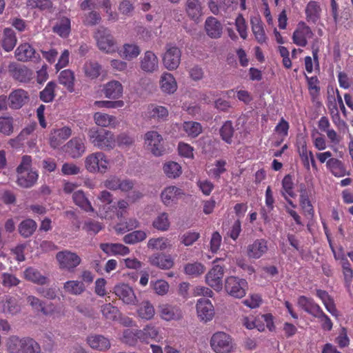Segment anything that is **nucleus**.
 Returning <instances> with one entry per match:
<instances>
[{
	"label": "nucleus",
	"instance_id": "c756f323",
	"mask_svg": "<svg viewBox=\"0 0 353 353\" xmlns=\"http://www.w3.org/2000/svg\"><path fill=\"white\" fill-rule=\"evenodd\" d=\"M17 39L15 34L11 28H5L3 31V39L2 41L3 48L9 52L12 50L15 46Z\"/></svg>",
	"mask_w": 353,
	"mask_h": 353
},
{
	"label": "nucleus",
	"instance_id": "bf43d9fd",
	"mask_svg": "<svg viewBox=\"0 0 353 353\" xmlns=\"http://www.w3.org/2000/svg\"><path fill=\"white\" fill-rule=\"evenodd\" d=\"M23 61L30 60L37 62L40 59L39 54L28 43H23Z\"/></svg>",
	"mask_w": 353,
	"mask_h": 353
},
{
	"label": "nucleus",
	"instance_id": "603ef678",
	"mask_svg": "<svg viewBox=\"0 0 353 353\" xmlns=\"http://www.w3.org/2000/svg\"><path fill=\"white\" fill-rule=\"evenodd\" d=\"M83 69L86 76L94 79L100 74L101 65L97 62H89L84 65Z\"/></svg>",
	"mask_w": 353,
	"mask_h": 353
},
{
	"label": "nucleus",
	"instance_id": "0eeeda50",
	"mask_svg": "<svg viewBox=\"0 0 353 353\" xmlns=\"http://www.w3.org/2000/svg\"><path fill=\"white\" fill-rule=\"evenodd\" d=\"M145 144L148 149L155 156L160 157L165 152L163 145V138L156 131H150L145 134Z\"/></svg>",
	"mask_w": 353,
	"mask_h": 353
},
{
	"label": "nucleus",
	"instance_id": "3c124183",
	"mask_svg": "<svg viewBox=\"0 0 353 353\" xmlns=\"http://www.w3.org/2000/svg\"><path fill=\"white\" fill-rule=\"evenodd\" d=\"M101 311L105 318L109 320H115L119 314L118 308L111 303L103 305Z\"/></svg>",
	"mask_w": 353,
	"mask_h": 353
},
{
	"label": "nucleus",
	"instance_id": "aec40b11",
	"mask_svg": "<svg viewBox=\"0 0 353 353\" xmlns=\"http://www.w3.org/2000/svg\"><path fill=\"white\" fill-rule=\"evenodd\" d=\"M88 343L92 349H96L100 351H104L110 347L109 339L102 335L89 336L88 338Z\"/></svg>",
	"mask_w": 353,
	"mask_h": 353
},
{
	"label": "nucleus",
	"instance_id": "dca6fc26",
	"mask_svg": "<svg viewBox=\"0 0 353 353\" xmlns=\"http://www.w3.org/2000/svg\"><path fill=\"white\" fill-rule=\"evenodd\" d=\"M205 29L210 37L217 39L222 34L223 26L216 18L210 17L205 20Z\"/></svg>",
	"mask_w": 353,
	"mask_h": 353
},
{
	"label": "nucleus",
	"instance_id": "49530a36",
	"mask_svg": "<svg viewBox=\"0 0 353 353\" xmlns=\"http://www.w3.org/2000/svg\"><path fill=\"white\" fill-rule=\"evenodd\" d=\"M139 316L144 319L150 320L154 315V308L148 301L143 302L142 305L138 310Z\"/></svg>",
	"mask_w": 353,
	"mask_h": 353
},
{
	"label": "nucleus",
	"instance_id": "473e14b6",
	"mask_svg": "<svg viewBox=\"0 0 353 353\" xmlns=\"http://www.w3.org/2000/svg\"><path fill=\"white\" fill-rule=\"evenodd\" d=\"M52 30L60 37L66 38L70 32V20L66 17L62 18L59 23L53 26Z\"/></svg>",
	"mask_w": 353,
	"mask_h": 353
},
{
	"label": "nucleus",
	"instance_id": "7c9ffc66",
	"mask_svg": "<svg viewBox=\"0 0 353 353\" xmlns=\"http://www.w3.org/2000/svg\"><path fill=\"white\" fill-rule=\"evenodd\" d=\"M74 73L70 70H64L60 72L59 76V83L66 87L70 92L74 91Z\"/></svg>",
	"mask_w": 353,
	"mask_h": 353
},
{
	"label": "nucleus",
	"instance_id": "cd10ccee",
	"mask_svg": "<svg viewBox=\"0 0 353 353\" xmlns=\"http://www.w3.org/2000/svg\"><path fill=\"white\" fill-rule=\"evenodd\" d=\"M139 331L138 329L125 330L123 332L122 342L129 346H135L139 340L141 341Z\"/></svg>",
	"mask_w": 353,
	"mask_h": 353
},
{
	"label": "nucleus",
	"instance_id": "a878e982",
	"mask_svg": "<svg viewBox=\"0 0 353 353\" xmlns=\"http://www.w3.org/2000/svg\"><path fill=\"white\" fill-rule=\"evenodd\" d=\"M104 158L103 152H96L88 156L85 160V166L90 172H97L99 170V162Z\"/></svg>",
	"mask_w": 353,
	"mask_h": 353
},
{
	"label": "nucleus",
	"instance_id": "c9c22d12",
	"mask_svg": "<svg viewBox=\"0 0 353 353\" xmlns=\"http://www.w3.org/2000/svg\"><path fill=\"white\" fill-rule=\"evenodd\" d=\"M299 192H300V203L303 209L307 212H310L313 210L312 205L309 199V194L306 186L304 183H301L299 185Z\"/></svg>",
	"mask_w": 353,
	"mask_h": 353
},
{
	"label": "nucleus",
	"instance_id": "ea45409f",
	"mask_svg": "<svg viewBox=\"0 0 353 353\" xmlns=\"http://www.w3.org/2000/svg\"><path fill=\"white\" fill-rule=\"evenodd\" d=\"M298 152L303 161L304 167L309 170L310 163H309V152L307 150L306 142L303 138L297 140Z\"/></svg>",
	"mask_w": 353,
	"mask_h": 353
},
{
	"label": "nucleus",
	"instance_id": "bb28decb",
	"mask_svg": "<svg viewBox=\"0 0 353 353\" xmlns=\"http://www.w3.org/2000/svg\"><path fill=\"white\" fill-rule=\"evenodd\" d=\"M72 199L75 204L85 211L94 212V208L82 190L74 192L72 194Z\"/></svg>",
	"mask_w": 353,
	"mask_h": 353
},
{
	"label": "nucleus",
	"instance_id": "6e6d98bb",
	"mask_svg": "<svg viewBox=\"0 0 353 353\" xmlns=\"http://www.w3.org/2000/svg\"><path fill=\"white\" fill-rule=\"evenodd\" d=\"M13 132V119L10 117H0V132L10 135Z\"/></svg>",
	"mask_w": 353,
	"mask_h": 353
},
{
	"label": "nucleus",
	"instance_id": "f257e3e1",
	"mask_svg": "<svg viewBox=\"0 0 353 353\" xmlns=\"http://www.w3.org/2000/svg\"><path fill=\"white\" fill-rule=\"evenodd\" d=\"M90 141L98 148L110 150L115 146V138L111 131L100 127H92L88 131Z\"/></svg>",
	"mask_w": 353,
	"mask_h": 353
},
{
	"label": "nucleus",
	"instance_id": "4468645a",
	"mask_svg": "<svg viewBox=\"0 0 353 353\" xmlns=\"http://www.w3.org/2000/svg\"><path fill=\"white\" fill-rule=\"evenodd\" d=\"M196 311L201 319L205 322L211 320L214 314L213 305L210 300L205 299H201L198 301Z\"/></svg>",
	"mask_w": 353,
	"mask_h": 353
},
{
	"label": "nucleus",
	"instance_id": "f704fd0d",
	"mask_svg": "<svg viewBox=\"0 0 353 353\" xmlns=\"http://www.w3.org/2000/svg\"><path fill=\"white\" fill-rule=\"evenodd\" d=\"M219 133L223 141L228 144H231L234 133V129L233 128L232 121H225L220 128Z\"/></svg>",
	"mask_w": 353,
	"mask_h": 353
},
{
	"label": "nucleus",
	"instance_id": "b1692460",
	"mask_svg": "<svg viewBox=\"0 0 353 353\" xmlns=\"http://www.w3.org/2000/svg\"><path fill=\"white\" fill-rule=\"evenodd\" d=\"M183 194H184L181 189L176 186H170L162 191L161 198L163 203L168 205L175 198L177 199Z\"/></svg>",
	"mask_w": 353,
	"mask_h": 353
},
{
	"label": "nucleus",
	"instance_id": "a211bd4d",
	"mask_svg": "<svg viewBox=\"0 0 353 353\" xmlns=\"http://www.w3.org/2000/svg\"><path fill=\"white\" fill-rule=\"evenodd\" d=\"M149 261L151 265L163 270L170 269L174 265V261L171 256H166L163 254H156L152 255L149 258Z\"/></svg>",
	"mask_w": 353,
	"mask_h": 353
},
{
	"label": "nucleus",
	"instance_id": "f3484780",
	"mask_svg": "<svg viewBox=\"0 0 353 353\" xmlns=\"http://www.w3.org/2000/svg\"><path fill=\"white\" fill-rule=\"evenodd\" d=\"M299 305L306 312L316 317L321 312L320 306L315 303L313 299L307 298L305 296H301L298 299Z\"/></svg>",
	"mask_w": 353,
	"mask_h": 353
},
{
	"label": "nucleus",
	"instance_id": "412c9836",
	"mask_svg": "<svg viewBox=\"0 0 353 353\" xmlns=\"http://www.w3.org/2000/svg\"><path fill=\"white\" fill-rule=\"evenodd\" d=\"M0 309L5 314H14L20 311V305L14 297L6 296L5 301H0Z\"/></svg>",
	"mask_w": 353,
	"mask_h": 353
},
{
	"label": "nucleus",
	"instance_id": "6ab92c4d",
	"mask_svg": "<svg viewBox=\"0 0 353 353\" xmlns=\"http://www.w3.org/2000/svg\"><path fill=\"white\" fill-rule=\"evenodd\" d=\"M268 250L266 241L256 240L252 244L248 246V255L254 259L260 258Z\"/></svg>",
	"mask_w": 353,
	"mask_h": 353
},
{
	"label": "nucleus",
	"instance_id": "6e6552de",
	"mask_svg": "<svg viewBox=\"0 0 353 353\" xmlns=\"http://www.w3.org/2000/svg\"><path fill=\"white\" fill-rule=\"evenodd\" d=\"M223 268L219 265H214L206 274L205 281L214 290L221 291L223 288Z\"/></svg>",
	"mask_w": 353,
	"mask_h": 353
},
{
	"label": "nucleus",
	"instance_id": "393cba45",
	"mask_svg": "<svg viewBox=\"0 0 353 353\" xmlns=\"http://www.w3.org/2000/svg\"><path fill=\"white\" fill-rule=\"evenodd\" d=\"M138 333L141 336V341L146 343L159 338V330L152 325H146L143 330H139Z\"/></svg>",
	"mask_w": 353,
	"mask_h": 353
},
{
	"label": "nucleus",
	"instance_id": "f8f14e48",
	"mask_svg": "<svg viewBox=\"0 0 353 353\" xmlns=\"http://www.w3.org/2000/svg\"><path fill=\"white\" fill-rule=\"evenodd\" d=\"M72 134V130L69 127H63L59 129H54L50 136V145L53 148H58L65 140Z\"/></svg>",
	"mask_w": 353,
	"mask_h": 353
},
{
	"label": "nucleus",
	"instance_id": "5701e85b",
	"mask_svg": "<svg viewBox=\"0 0 353 353\" xmlns=\"http://www.w3.org/2000/svg\"><path fill=\"white\" fill-rule=\"evenodd\" d=\"M252 30L256 39L260 43L265 42L266 36L263 26V23L259 17H254L250 20Z\"/></svg>",
	"mask_w": 353,
	"mask_h": 353
},
{
	"label": "nucleus",
	"instance_id": "69168bd1",
	"mask_svg": "<svg viewBox=\"0 0 353 353\" xmlns=\"http://www.w3.org/2000/svg\"><path fill=\"white\" fill-rule=\"evenodd\" d=\"M101 17L99 13L96 11L90 12L85 18L84 24L86 26H95L101 21Z\"/></svg>",
	"mask_w": 353,
	"mask_h": 353
},
{
	"label": "nucleus",
	"instance_id": "4c0bfd02",
	"mask_svg": "<svg viewBox=\"0 0 353 353\" xmlns=\"http://www.w3.org/2000/svg\"><path fill=\"white\" fill-rule=\"evenodd\" d=\"M321 8L316 1H310L305 9V14L308 21L315 23L319 19Z\"/></svg>",
	"mask_w": 353,
	"mask_h": 353
},
{
	"label": "nucleus",
	"instance_id": "13d9d810",
	"mask_svg": "<svg viewBox=\"0 0 353 353\" xmlns=\"http://www.w3.org/2000/svg\"><path fill=\"white\" fill-rule=\"evenodd\" d=\"M27 301L30 304V305L37 312H41L44 315L47 316L49 314V312L45 308L43 305V303L39 300L38 298L29 296L27 297Z\"/></svg>",
	"mask_w": 353,
	"mask_h": 353
},
{
	"label": "nucleus",
	"instance_id": "ddd939ff",
	"mask_svg": "<svg viewBox=\"0 0 353 353\" xmlns=\"http://www.w3.org/2000/svg\"><path fill=\"white\" fill-rule=\"evenodd\" d=\"M140 67L146 72L152 73L158 70L159 60L155 54L152 51H146L141 59Z\"/></svg>",
	"mask_w": 353,
	"mask_h": 353
},
{
	"label": "nucleus",
	"instance_id": "a19ab883",
	"mask_svg": "<svg viewBox=\"0 0 353 353\" xmlns=\"http://www.w3.org/2000/svg\"><path fill=\"white\" fill-rule=\"evenodd\" d=\"M149 114L152 119L165 120L168 116V110L164 106L151 105Z\"/></svg>",
	"mask_w": 353,
	"mask_h": 353
},
{
	"label": "nucleus",
	"instance_id": "de8ad7c7",
	"mask_svg": "<svg viewBox=\"0 0 353 353\" xmlns=\"http://www.w3.org/2000/svg\"><path fill=\"white\" fill-rule=\"evenodd\" d=\"M6 346L9 353H22V341L17 336H10Z\"/></svg>",
	"mask_w": 353,
	"mask_h": 353
},
{
	"label": "nucleus",
	"instance_id": "8fccbe9b",
	"mask_svg": "<svg viewBox=\"0 0 353 353\" xmlns=\"http://www.w3.org/2000/svg\"><path fill=\"white\" fill-rule=\"evenodd\" d=\"M39 344L33 339L27 337L23 339V353H40Z\"/></svg>",
	"mask_w": 353,
	"mask_h": 353
},
{
	"label": "nucleus",
	"instance_id": "4be33fe9",
	"mask_svg": "<svg viewBox=\"0 0 353 353\" xmlns=\"http://www.w3.org/2000/svg\"><path fill=\"white\" fill-rule=\"evenodd\" d=\"M161 88L168 94L174 93L177 89V84L174 76L170 73H164L161 78Z\"/></svg>",
	"mask_w": 353,
	"mask_h": 353
},
{
	"label": "nucleus",
	"instance_id": "c03bdc74",
	"mask_svg": "<svg viewBox=\"0 0 353 353\" xmlns=\"http://www.w3.org/2000/svg\"><path fill=\"white\" fill-rule=\"evenodd\" d=\"M146 233L142 230H135L123 237V241L128 244H134L145 239Z\"/></svg>",
	"mask_w": 353,
	"mask_h": 353
},
{
	"label": "nucleus",
	"instance_id": "f03ea898",
	"mask_svg": "<svg viewBox=\"0 0 353 353\" xmlns=\"http://www.w3.org/2000/svg\"><path fill=\"white\" fill-rule=\"evenodd\" d=\"M210 346L216 353H230L235 348L231 336L223 332H217L212 336Z\"/></svg>",
	"mask_w": 353,
	"mask_h": 353
},
{
	"label": "nucleus",
	"instance_id": "20e7f679",
	"mask_svg": "<svg viewBox=\"0 0 353 353\" xmlns=\"http://www.w3.org/2000/svg\"><path fill=\"white\" fill-rule=\"evenodd\" d=\"M248 282L245 279L236 276H229L225 281V290L228 294L235 298L241 299L245 295Z\"/></svg>",
	"mask_w": 353,
	"mask_h": 353
},
{
	"label": "nucleus",
	"instance_id": "a18cd8bd",
	"mask_svg": "<svg viewBox=\"0 0 353 353\" xmlns=\"http://www.w3.org/2000/svg\"><path fill=\"white\" fill-rule=\"evenodd\" d=\"M94 119L96 124L98 125L97 127L101 126L103 128L108 127L113 123L115 121V117L107 114L97 112L94 115Z\"/></svg>",
	"mask_w": 353,
	"mask_h": 353
},
{
	"label": "nucleus",
	"instance_id": "4d7b16f0",
	"mask_svg": "<svg viewBox=\"0 0 353 353\" xmlns=\"http://www.w3.org/2000/svg\"><path fill=\"white\" fill-rule=\"evenodd\" d=\"M170 246L167 239L160 237L157 239H151L148 241V247L152 249L164 250Z\"/></svg>",
	"mask_w": 353,
	"mask_h": 353
},
{
	"label": "nucleus",
	"instance_id": "39448f33",
	"mask_svg": "<svg viewBox=\"0 0 353 353\" xmlns=\"http://www.w3.org/2000/svg\"><path fill=\"white\" fill-rule=\"evenodd\" d=\"M56 259L59 262V268L69 272L74 271V268L77 267L81 261V258L76 253L68 250L57 252Z\"/></svg>",
	"mask_w": 353,
	"mask_h": 353
},
{
	"label": "nucleus",
	"instance_id": "72a5a7b5",
	"mask_svg": "<svg viewBox=\"0 0 353 353\" xmlns=\"http://www.w3.org/2000/svg\"><path fill=\"white\" fill-rule=\"evenodd\" d=\"M56 87L57 84L54 81L48 82L46 88L39 93L40 99L45 103L52 102L55 97Z\"/></svg>",
	"mask_w": 353,
	"mask_h": 353
},
{
	"label": "nucleus",
	"instance_id": "58836bf2",
	"mask_svg": "<svg viewBox=\"0 0 353 353\" xmlns=\"http://www.w3.org/2000/svg\"><path fill=\"white\" fill-rule=\"evenodd\" d=\"M186 12L192 19H198L201 14V6L198 0H187Z\"/></svg>",
	"mask_w": 353,
	"mask_h": 353
},
{
	"label": "nucleus",
	"instance_id": "7ed1b4c3",
	"mask_svg": "<svg viewBox=\"0 0 353 353\" xmlns=\"http://www.w3.org/2000/svg\"><path fill=\"white\" fill-rule=\"evenodd\" d=\"M94 38L97 41V46L101 50L107 53L116 51L115 41L108 28L99 26L94 33Z\"/></svg>",
	"mask_w": 353,
	"mask_h": 353
},
{
	"label": "nucleus",
	"instance_id": "c85d7f7f",
	"mask_svg": "<svg viewBox=\"0 0 353 353\" xmlns=\"http://www.w3.org/2000/svg\"><path fill=\"white\" fill-rule=\"evenodd\" d=\"M65 292L73 295H80L85 290V286L83 281H68L63 285Z\"/></svg>",
	"mask_w": 353,
	"mask_h": 353
},
{
	"label": "nucleus",
	"instance_id": "0e129e2a",
	"mask_svg": "<svg viewBox=\"0 0 353 353\" xmlns=\"http://www.w3.org/2000/svg\"><path fill=\"white\" fill-rule=\"evenodd\" d=\"M95 104L99 108H121L124 105L123 101H98L95 102Z\"/></svg>",
	"mask_w": 353,
	"mask_h": 353
},
{
	"label": "nucleus",
	"instance_id": "680f3d73",
	"mask_svg": "<svg viewBox=\"0 0 353 353\" xmlns=\"http://www.w3.org/2000/svg\"><path fill=\"white\" fill-rule=\"evenodd\" d=\"M37 223L32 219H26L23 221V237L30 236L37 229Z\"/></svg>",
	"mask_w": 353,
	"mask_h": 353
},
{
	"label": "nucleus",
	"instance_id": "e433bc0d",
	"mask_svg": "<svg viewBox=\"0 0 353 353\" xmlns=\"http://www.w3.org/2000/svg\"><path fill=\"white\" fill-rule=\"evenodd\" d=\"M163 171L169 178L175 179L181 174V167L174 161H169L164 164Z\"/></svg>",
	"mask_w": 353,
	"mask_h": 353
},
{
	"label": "nucleus",
	"instance_id": "864d4df0",
	"mask_svg": "<svg viewBox=\"0 0 353 353\" xmlns=\"http://www.w3.org/2000/svg\"><path fill=\"white\" fill-rule=\"evenodd\" d=\"M185 272L192 276H199L205 272V267L201 263L195 262L194 263H188L185 265Z\"/></svg>",
	"mask_w": 353,
	"mask_h": 353
},
{
	"label": "nucleus",
	"instance_id": "9b49d317",
	"mask_svg": "<svg viewBox=\"0 0 353 353\" xmlns=\"http://www.w3.org/2000/svg\"><path fill=\"white\" fill-rule=\"evenodd\" d=\"M159 308L161 318L165 321H178L183 317L181 310L176 305L162 304L159 305Z\"/></svg>",
	"mask_w": 353,
	"mask_h": 353
},
{
	"label": "nucleus",
	"instance_id": "2f4dec72",
	"mask_svg": "<svg viewBox=\"0 0 353 353\" xmlns=\"http://www.w3.org/2000/svg\"><path fill=\"white\" fill-rule=\"evenodd\" d=\"M24 276L26 279L39 285H44L48 280L47 277L42 276L37 270L32 268L26 270Z\"/></svg>",
	"mask_w": 353,
	"mask_h": 353
},
{
	"label": "nucleus",
	"instance_id": "423d86ee",
	"mask_svg": "<svg viewBox=\"0 0 353 353\" xmlns=\"http://www.w3.org/2000/svg\"><path fill=\"white\" fill-rule=\"evenodd\" d=\"M165 48L163 57V65L169 70H176L181 63V51L178 47L170 43L166 45Z\"/></svg>",
	"mask_w": 353,
	"mask_h": 353
},
{
	"label": "nucleus",
	"instance_id": "79ce46f5",
	"mask_svg": "<svg viewBox=\"0 0 353 353\" xmlns=\"http://www.w3.org/2000/svg\"><path fill=\"white\" fill-rule=\"evenodd\" d=\"M9 106L12 109H19L22 107V90L12 91L8 97Z\"/></svg>",
	"mask_w": 353,
	"mask_h": 353
},
{
	"label": "nucleus",
	"instance_id": "338daca9",
	"mask_svg": "<svg viewBox=\"0 0 353 353\" xmlns=\"http://www.w3.org/2000/svg\"><path fill=\"white\" fill-rule=\"evenodd\" d=\"M38 174L35 171L30 170L28 172L26 176H23V188H31L37 181Z\"/></svg>",
	"mask_w": 353,
	"mask_h": 353
},
{
	"label": "nucleus",
	"instance_id": "9d476101",
	"mask_svg": "<svg viewBox=\"0 0 353 353\" xmlns=\"http://www.w3.org/2000/svg\"><path fill=\"white\" fill-rule=\"evenodd\" d=\"M114 293L126 304H135L137 297L133 289L128 284L120 283L114 286Z\"/></svg>",
	"mask_w": 353,
	"mask_h": 353
},
{
	"label": "nucleus",
	"instance_id": "5fc2aeb1",
	"mask_svg": "<svg viewBox=\"0 0 353 353\" xmlns=\"http://www.w3.org/2000/svg\"><path fill=\"white\" fill-rule=\"evenodd\" d=\"M140 52L139 47L136 44L126 43L123 46V56L128 60L137 57Z\"/></svg>",
	"mask_w": 353,
	"mask_h": 353
},
{
	"label": "nucleus",
	"instance_id": "e2e57ef3",
	"mask_svg": "<svg viewBox=\"0 0 353 353\" xmlns=\"http://www.w3.org/2000/svg\"><path fill=\"white\" fill-rule=\"evenodd\" d=\"M153 289L159 295L167 294L169 290V284L164 280H157L153 285Z\"/></svg>",
	"mask_w": 353,
	"mask_h": 353
},
{
	"label": "nucleus",
	"instance_id": "2eb2a0df",
	"mask_svg": "<svg viewBox=\"0 0 353 353\" xmlns=\"http://www.w3.org/2000/svg\"><path fill=\"white\" fill-rule=\"evenodd\" d=\"M123 85L118 81H111L103 85L102 90L105 97L117 99L123 95Z\"/></svg>",
	"mask_w": 353,
	"mask_h": 353
},
{
	"label": "nucleus",
	"instance_id": "774afa93",
	"mask_svg": "<svg viewBox=\"0 0 353 353\" xmlns=\"http://www.w3.org/2000/svg\"><path fill=\"white\" fill-rule=\"evenodd\" d=\"M200 234L195 232H188L185 233L182 236V243L185 246L192 245L199 238Z\"/></svg>",
	"mask_w": 353,
	"mask_h": 353
},
{
	"label": "nucleus",
	"instance_id": "09e8293b",
	"mask_svg": "<svg viewBox=\"0 0 353 353\" xmlns=\"http://www.w3.org/2000/svg\"><path fill=\"white\" fill-rule=\"evenodd\" d=\"M184 130L192 137H196L202 132L201 125L198 122H185L183 125Z\"/></svg>",
	"mask_w": 353,
	"mask_h": 353
},
{
	"label": "nucleus",
	"instance_id": "052dcab7",
	"mask_svg": "<svg viewBox=\"0 0 353 353\" xmlns=\"http://www.w3.org/2000/svg\"><path fill=\"white\" fill-rule=\"evenodd\" d=\"M52 6L50 0H28L27 6L31 8H39L40 10L50 9Z\"/></svg>",
	"mask_w": 353,
	"mask_h": 353
},
{
	"label": "nucleus",
	"instance_id": "1a4fd4ad",
	"mask_svg": "<svg viewBox=\"0 0 353 353\" xmlns=\"http://www.w3.org/2000/svg\"><path fill=\"white\" fill-rule=\"evenodd\" d=\"M63 151L72 159L81 157L85 150L83 141L79 138H73L63 148Z\"/></svg>",
	"mask_w": 353,
	"mask_h": 353
},
{
	"label": "nucleus",
	"instance_id": "37998d69",
	"mask_svg": "<svg viewBox=\"0 0 353 353\" xmlns=\"http://www.w3.org/2000/svg\"><path fill=\"white\" fill-rule=\"evenodd\" d=\"M153 227L161 231H166L170 227L168 215L165 212L160 214L153 221Z\"/></svg>",
	"mask_w": 353,
	"mask_h": 353
}]
</instances>
